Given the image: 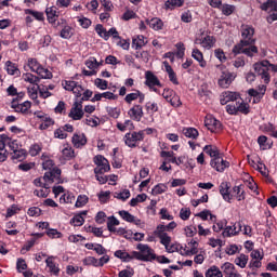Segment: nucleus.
<instances>
[{
	"label": "nucleus",
	"mask_w": 277,
	"mask_h": 277,
	"mask_svg": "<svg viewBox=\"0 0 277 277\" xmlns=\"http://www.w3.org/2000/svg\"><path fill=\"white\" fill-rule=\"evenodd\" d=\"M168 192V186L166 184H158L151 189L153 196H159V194H163Z\"/></svg>",
	"instance_id": "obj_46"
},
{
	"label": "nucleus",
	"mask_w": 277,
	"mask_h": 277,
	"mask_svg": "<svg viewBox=\"0 0 277 277\" xmlns=\"http://www.w3.org/2000/svg\"><path fill=\"white\" fill-rule=\"evenodd\" d=\"M83 222H85V220L81 214L75 215L70 221V223L74 224V226H83Z\"/></svg>",
	"instance_id": "obj_58"
},
{
	"label": "nucleus",
	"mask_w": 277,
	"mask_h": 277,
	"mask_svg": "<svg viewBox=\"0 0 277 277\" xmlns=\"http://www.w3.org/2000/svg\"><path fill=\"white\" fill-rule=\"evenodd\" d=\"M116 226H120V221L115 216H109L107 222V228L109 233H117Z\"/></svg>",
	"instance_id": "obj_37"
},
{
	"label": "nucleus",
	"mask_w": 277,
	"mask_h": 277,
	"mask_svg": "<svg viewBox=\"0 0 277 277\" xmlns=\"http://www.w3.org/2000/svg\"><path fill=\"white\" fill-rule=\"evenodd\" d=\"M28 96L29 98H31L32 101H36V98H38V90H40V85L38 84H30L28 88Z\"/></svg>",
	"instance_id": "obj_41"
},
{
	"label": "nucleus",
	"mask_w": 277,
	"mask_h": 277,
	"mask_svg": "<svg viewBox=\"0 0 277 277\" xmlns=\"http://www.w3.org/2000/svg\"><path fill=\"white\" fill-rule=\"evenodd\" d=\"M206 277H224V275L217 266H212L207 271Z\"/></svg>",
	"instance_id": "obj_42"
},
{
	"label": "nucleus",
	"mask_w": 277,
	"mask_h": 277,
	"mask_svg": "<svg viewBox=\"0 0 277 277\" xmlns=\"http://www.w3.org/2000/svg\"><path fill=\"white\" fill-rule=\"evenodd\" d=\"M234 263H235V265H237L238 267H241V269H243V267H246L248 265V255L240 253L239 255L236 256Z\"/></svg>",
	"instance_id": "obj_36"
},
{
	"label": "nucleus",
	"mask_w": 277,
	"mask_h": 277,
	"mask_svg": "<svg viewBox=\"0 0 277 277\" xmlns=\"http://www.w3.org/2000/svg\"><path fill=\"white\" fill-rule=\"evenodd\" d=\"M62 176V170L54 168L49 172H45L43 175L44 183H62L60 177Z\"/></svg>",
	"instance_id": "obj_12"
},
{
	"label": "nucleus",
	"mask_w": 277,
	"mask_h": 277,
	"mask_svg": "<svg viewBox=\"0 0 277 277\" xmlns=\"http://www.w3.org/2000/svg\"><path fill=\"white\" fill-rule=\"evenodd\" d=\"M34 194L38 196V198H47V196H49V184H44L43 188L36 189Z\"/></svg>",
	"instance_id": "obj_45"
},
{
	"label": "nucleus",
	"mask_w": 277,
	"mask_h": 277,
	"mask_svg": "<svg viewBox=\"0 0 277 277\" xmlns=\"http://www.w3.org/2000/svg\"><path fill=\"white\" fill-rule=\"evenodd\" d=\"M95 31L98 35L100 38H103L104 40H107V29H105V27H103V25L97 24L95 26Z\"/></svg>",
	"instance_id": "obj_52"
},
{
	"label": "nucleus",
	"mask_w": 277,
	"mask_h": 277,
	"mask_svg": "<svg viewBox=\"0 0 277 277\" xmlns=\"http://www.w3.org/2000/svg\"><path fill=\"white\" fill-rule=\"evenodd\" d=\"M71 142L76 148H81L88 144V138H85V134H74Z\"/></svg>",
	"instance_id": "obj_29"
},
{
	"label": "nucleus",
	"mask_w": 277,
	"mask_h": 277,
	"mask_svg": "<svg viewBox=\"0 0 277 277\" xmlns=\"http://www.w3.org/2000/svg\"><path fill=\"white\" fill-rule=\"evenodd\" d=\"M62 155L64 159L70 160L75 157V150L70 145H64V148L62 149Z\"/></svg>",
	"instance_id": "obj_39"
},
{
	"label": "nucleus",
	"mask_w": 277,
	"mask_h": 277,
	"mask_svg": "<svg viewBox=\"0 0 277 277\" xmlns=\"http://www.w3.org/2000/svg\"><path fill=\"white\" fill-rule=\"evenodd\" d=\"M55 256H48L45 260L47 267H49L50 274H53L54 276H60V265L55 263Z\"/></svg>",
	"instance_id": "obj_24"
},
{
	"label": "nucleus",
	"mask_w": 277,
	"mask_h": 277,
	"mask_svg": "<svg viewBox=\"0 0 277 277\" xmlns=\"http://www.w3.org/2000/svg\"><path fill=\"white\" fill-rule=\"evenodd\" d=\"M254 70L256 75L263 79L264 83H269V70L277 72V65L271 64L267 61H263L261 63L254 64Z\"/></svg>",
	"instance_id": "obj_2"
},
{
	"label": "nucleus",
	"mask_w": 277,
	"mask_h": 277,
	"mask_svg": "<svg viewBox=\"0 0 277 277\" xmlns=\"http://www.w3.org/2000/svg\"><path fill=\"white\" fill-rule=\"evenodd\" d=\"M94 83H95L96 88H98L100 90H107V88H108L107 80H103L101 78H96Z\"/></svg>",
	"instance_id": "obj_63"
},
{
	"label": "nucleus",
	"mask_w": 277,
	"mask_h": 277,
	"mask_svg": "<svg viewBox=\"0 0 277 277\" xmlns=\"http://www.w3.org/2000/svg\"><path fill=\"white\" fill-rule=\"evenodd\" d=\"M239 98V94L232 92V91H225L222 93L221 97V105H226L228 103H235Z\"/></svg>",
	"instance_id": "obj_21"
},
{
	"label": "nucleus",
	"mask_w": 277,
	"mask_h": 277,
	"mask_svg": "<svg viewBox=\"0 0 277 277\" xmlns=\"http://www.w3.org/2000/svg\"><path fill=\"white\" fill-rule=\"evenodd\" d=\"M61 202H64L66 205H72V202H75V196L70 195V194H64L61 198H60Z\"/></svg>",
	"instance_id": "obj_62"
},
{
	"label": "nucleus",
	"mask_w": 277,
	"mask_h": 277,
	"mask_svg": "<svg viewBox=\"0 0 277 277\" xmlns=\"http://www.w3.org/2000/svg\"><path fill=\"white\" fill-rule=\"evenodd\" d=\"M35 72H37L41 79H51V77H53V74H51L49 69H45L42 66H40Z\"/></svg>",
	"instance_id": "obj_43"
},
{
	"label": "nucleus",
	"mask_w": 277,
	"mask_h": 277,
	"mask_svg": "<svg viewBox=\"0 0 277 277\" xmlns=\"http://www.w3.org/2000/svg\"><path fill=\"white\" fill-rule=\"evenodd\" d=\"M119 215L124 220V222H130L131 224H135V226H140L142 224V220L136 219L133 214L129 213V211L121 210L119 211Z\"/></svg>",
	"instance_id": "obj_25"
},
{
	"label": "nucleus",
	"mask_w": 277,
	"mask_h": 277,
	"mask_svg": "<svg viewBox=\"0 0 277 277\" xmlns=\"http://www.w3.org/2000/svg\"><path fill=\"white\" fill-rule=\"evenodd\" d=\"M45 14H47L49 23H51L52 25H54V27H56L57 24H55V21H57V18H60V12H57V6L47 8Z\"/></svg>",
	"instance_id": "obj_22"
},
{
	"label": "nucleus",
	"mask_w": 277,
	"mask_h": 277,
	"mask_svg": "<svg viewBox=\"0 0 277 277\" xmlns=\"http://www.w3.org/2000/svg\"><path fill=\"white\" fill-rule=\"evenodd\" d=\"M8 75H18V68L11 61L5 63Z\"/></svg>",
	"instance_id": "obj_51"
},
{
	"label": "nucleus",
	"mask_w": 277,
	"mask_h": 277,
	"mask_svg": "<svg viewBox=\"0 0 277 277\" xmlns=\"http://www.w3.org/2000/svg\"><path fill=\"white\" fill-rule=\"evenodd\" d=\"M64 90H67L68 92H72V90L75 89V87L77 85V82L76 81H72V80H65L63 83H62Z\"/></svg>",
	"instance_id": "obj_61"
},
{
	"label": "nucleus",
	"mask_w": 277,
	"mask_h": 277,
	"mask_svg": "<svg viewBox=\"0 0 277 277\" xmlns=\"http://www.w3.org/2000/svg\"><path fill=\"white\" fill-rule=\"evenodd\" d=\"M183 135L188 137L189 140H197L198 138V130L196 128H184L182 130Z\"/></svg>",
	"instance_id": "obj_34"
},
{
	"label": "nucleus",
	"mask_w": 277,
	"mask_h": 277,
	"mask_svg": "<svg viewBox=\"0 0 277 277\" xmlns=\"http://www.w3.org/2000/svg\"><path fill=\"white\" fill-rule=\"evenodd\" d=\"M203 150L205 153H207V155H209L210 157H213L214 159H216V157H220V150L215 146L206 145L203 147Z\"/></svg>",
	"instance_id": "obj_38"
},
{
	"label": "nucleus",
	"mask_w": 277,
	"mask_h": 277,
	"mask_svg": "<svg viewBox=\"0 0 277 277\" xmlns=\"http://www.w3.org/2000/svg\"><path fill=\"white\" fill-rule=\"evenodd\" d=\"M83 102H75L69 111V118L72 120H81L83 118Z\"/></svg>",
	"instance_id": "obj_13"
},
{
	"label": "nucleus",
	"mask_w": 277,
	"mask_h": 277,
	"mask_svg": "<svg viewBox=\"0 0 277 277\" xmlns=\"http://www.w3.org/2000/svg\"><path fill=\"white\" fill-rule=\"evenodd\" d=\"M192 57H194V60H196V62L199 63V66L201 68H207V61H205V55L200 50L194 49L192 53Z\"/></svg>",
	"instance_id": "obj_30"
},
{
	"label": "nucleus",
	"mask_w": 277,
	"mask_h": 277,
	"mask_svg": "<svg viewBox=\"0 0 277 277\" xmlns=\"http://www.w3.org/2000/svg\"><path fill=\"white\" fill-rule=\"evenodd\" d=\"M228 166H230L229 162L220 156L211 160V167L215 168L216 172H224Z\"/></svg>",
	"instance_id": "obj_17"
},
{
	"label": "nucleus",
	"mask_w": 277,
	"mask_h": 277,
	"mask_svg": "<svg viewBox=\"0 0 277 277\" xmlns=\"http://www.w3.org/2000/svg\"><path fill=\"white\" fill-rule=\"evenodd\" d=\"M94 163L96 164V168L94 169L95 174H105V172L111 170L109 161L103 156H95Z\"/></svg>",
	"instance_id": "obj_5"
},
{
	"label": "nucleus",
	"mask_w": 277,
	"mask_h": 277,
	"mask_svg": "<svg viewBox=\"0 0 277 277\" xmlns=\"http://www.w3.org/2000/svg\"><path fill=\"white\" fill-rule=\"evenodd\" d=\"M41 160L43 161L42 162L43 170H51L53 166H55L53 160L49 159V157H47L45 155L41 156Z\"/></svg>",
	"instance_id": "obj_48"
},
{
	"label": "nucleus",
	"mask_w": 277,
	"mask_h": 277,
	"mask_svg": "<svg viewBox=\"0 0 277 277\" xmlns=\"http://www.w3.org/2000/svg\"><path fill=\"white\" fill-rule=\"evenodd\" d=\"M22 79H24V81H26L30 85H37L38 83H40V78L29 72L24 74L22 76Z\"/></svg>",
	"instance_id": "obj_35"
},
{
	"label": "nucleus",
	"mask_w": 277,
	"mask_h": 277,
	"mask_svg": "<svg viewBox=\"0 0 277 277\" xmlns=\"http://www.w3.org/2000/svg\"><path fill=\"white\" fill-rule=\"evenodd\" d=\"M134 55L136 60H142V62H145V63H147L149 60V54L147 51H136Z\"/></svg>",
	"instance_id": "obj_57"
},
{
	"label": "nucleus",
	"mask_w": 277,
	"mask_h": 277,
	"mask_svg": "<svg viewBox=\"0 0 277 277\" xmlns=\"http://www.w3.org/2000/svg\"><path fill=\"white\" fill-rule=\"evenodd\" d=\"M234 79H237V74L230 72L228 70L222 71L219 78V85L220 88H229L230 83H233Z\"/></svg>",
	"instance_id": "obj_10"
},
{
	"label": "nucleus",
	"mask_w": 277,
	"mask_h": 277,
	"mask_svg": "<svg viewBox=\"0 0 277 277\" xmlns=\"http://www.w3.org/2000/svg\"><path fill=\"white\" fill-rule=\"evenodd\" d=\"M232 198H236L239 202L246 200V190L243 185L233 187Z\"/></svg>",
	"instance_id": "obj_26"
},
{
	"label": "nucleus",
	"mask_w": 277,
	"mask_h": 277,
	"mask_svg": "<svg viewBox=\"0 0 277 277\" xmlns=\"http://www.w3.org/2000/svg\"><path fill=\"white\" fill-rule=\"evenodd\" d=\"M261 10L269 12L267 23H274V21H277V0H267L261 5Z\"/></svg>",
	"instance_id": "obj_4"
},
{
	"label": "nucleus",
	"mask_w": 277,
	"mask_h": 277,
	"mask_svg": "<svg viewBox=\"0 0 277 277\" xmlns=\"http://www.w3.org/2000/svg\"><path fill=\"white\" fill-rule=\"evenodd\" d=\"M146 38L142 35H138L132 39V47L137 51V49H142V47H146Z\"/></svg>",
	"instance_id": "obj_32"
},
{
	"label": "nucleus",
	"mask_w": 277,
	"mask_h": 277,
	"mask_svg": "<svg viewBox=\"0 0 277 277\" xmlns=\"http://www.w3.org/2000/svg\"><path fill=\"white\" fill-rule=\"evenodd\" d=\"M238 113L248 115L250 114V105L243 103V102H236Z\"/></svg>",
	"instance_id": "obj_50"
},
{
	"label": "nucleus",
	"mask_w": 277,
	"mask_h": 277,
	"mask_svg": "<svg viewBox=\"0 0 277 277\" xmlns=\"http://www.w3.org/2000/svg\"><path fill=\"white\" fill-rule=\"evenodd\" d=\"M71 37H72V27L64 26V28L61 30V38L68 40V38H71Z\"/></svg>",
	"instance_id": "obj_53"
},
{
	"label": "nucleus",
	"mask_w": 277,
	"mask_h": 277,
	"mask_svg": "<svg viewBox=\"0 0 277 277\" xmlns=\"http://www.w3.org/2000/svg\"><path fill=\"white\" fill-rule=\"evenodd\" d=\"M137 98L138 103H144V98H146V95H144V93H142L140 90H136L134 93L127 94L124 101L126 103H128V105H131V103L133 101H137Z\"/></svg>",
	"instance_id": "obj_23"
},
{
	"label": "nucleus",
	"mask_w": 277,
	"mask_h": 277,
	"mask_svg": "<svg viewBox=\"0 0 277 277\" xmlns=\"http://www.w3.org/2000/svg\"><path fill=\"white\" fill-rule=\"evenodd\" d=\"M236 49L237 45L233 48V53H235V55L243 53V55H247L248 57H254V55L259 53V48H256L254 44H242L240 50Z\"/></svg>",
	"instance_id": "obj_8"
},
{
	"label": "nucleus",
	"mask_w": 277,
	"mask_h": 277,
	"mask_svg": "<svg viewBox=\"0 0 277 277\" xmlns=\"http://www.w3.org/2000/svg\"><path fill=\"white\" fill-rule=\"evenodd\" d=\"M117 129L119 131H127V129H129V131H132V129H133V121L128 119L123 123L122 122H118L117 123Z\"/></svg>",
	"instance_id": "obj_44"
},
{
	"label": "nucleus",
	"mask_w": 277,
	"mask_h": 277,
	"mask_svg": "<svg viewBox=\"0 0 277 277\" xmlns=\"http://www.w3.org/2000/svg\"><path fill=\"white\" fill-rule=\"evenodd\" d=\"M115 256H117V259H121V261H126V262L131 261V254H129L128 252H124L122 250L116 251Z\"/></svg>",
	"instance_id": "obj_56"
},
{
	"label": "nucleus",
	"mask_w": 277,
	"mask_h": 277,
	"mask_svg": "<svg viewBox=\"0 0 277 277\" xmlns=\"http://www.w3.org/2000/svg\"><path fill=\"white\" fill-rule=\"evenodd\" d=\"M142 140H144L143 131L127 133L124 136L126 145L130 148H135V146H137V143L142 142Z\"/></svg>",
	"instance_id": "obj_7"
},
{
	"label": "nucleus",
	"mask_w": 277,
	"mask_h": 277,
	"mask_svg": "<svg viewBox=\"0 0 277 277\" xmlns=\"http://www.w3.org/2000/svg\"><path fill=\"white\" fill-rule=\"evenodd\" d=\"M164 70L169 75V79L171 82L174 83V85H179V79L176 78V72H174V69H172V66H170V63L168 61L163 62Z\"/></svg>",
	"instance_id": "obj_28"
},
{
	"label": "nucleus",
	"mask_w": 277,
	"mask_h": 277,
	"mask_svg": "<svg viewBox=\"0 0 277 277\" xmlns=\"http://www.w3.org/2000/svg\"><path fill=\"white\" fill-rule=\"evenodd\" d=\"M238 233H241V223L237 222L234 225L225 226L223 229V237H235Z\"/></svg>",
	"instance_id": "obj_16"
},
{
	"label": "nucleus",
	"mask_w": 277,
	"mask_h": 277,
	"mask_svg": "<svg viewBox=\"0 0 277 277\" xmlns=\"http://www.w3.org/2000/svg\"><path fill=\"white\" fill-rule=\"evenodd\" d=\"M185 3V0H167L164 5L167 10H174V8H181Z\"/></svg>",
	"instance_id": "obj_40"
},
{
	"label": "nucleus",
	"mask_w": 277,
	"mask_h": 277,
	"mask_svg": "<svg viewBox=\"0 0 277 277\" xmlns=\"http://www.w3.org/2000/svg\"><path fill=\"white\" fill-rule=\"evenodd\" d=\"M146 23L155 31H159V30L163 29V21H161L158 17H154L151 19H146Z\"/></svg>",
	"instance_id": "obj_31"
},
{
	"label": "nucleus",
	"mask_w": 277,
	"mask_h": 277,
	"mask_svg": "<svg viewBox=\"0 0 277 277\" xmlns=\"http://www.w3.org/2000/svg\"><path fill=\"white\" fill-rule=\"evenodd\" d=\"M12 109H14L17 114H27L29 109H31V102L26 101L22 104H16V101H12L11 103Z\"/></svg>",
	"instance_id": "obj_19"
},
{
	"label": "nucleus",
	"mask_w": 277,
	"mask_h": 277,
	"mask_svg": "<svg viewBox=\"0 0 277 277\" xmlns=\"http://www.w3.org/2000/svg\"><path fill=\"white\" fill-rule=\"evenodd\" d=\"M25 14H30V16H34V18H36V21H44V14L42 12L26 9Z\"/></svg>",
	"instance_id": "obj_49"
},
{
	"label": "nucleus",
	"mask_w": 277,
	"mask_h": 277,
	"mask_svg": "<svg viewBox=\"0 0 277 277\" xmlns=\"http://www.w3.org/2000/svg\"><path fill=\"white\" fill-rule=\"evenodd\" d=\"M84 64L90 70H98V67L103 66V61L98 62L95 57H91Z\"/></svg>",
	"instance_id": "obj_33"
},
{
	"label": "nucleus",
	"mask_w": 277,
	"mask_h": 277,
	"mask_svg": "<svg viewBox=\"0 0 277 277\" xmlns=\"http://www.w3.org/2000/svg\"><path fill=\"white\" fill-rule=\"evenodd\" d=\"M145 85L147 88H155V85H158V88H161V81H159V78L153 74V71H146L145 72Z\"/></svg>",
	"instance_id": "obj_18"
},
{
	"label": "nucleus",
	"mask_w": 277,
	"mask_h": 277,
	"mask_svg": "<svg viewBox=\"0 0 277 277\" xmlns=\"http://www.w3.org/2000/svg\"><path fill=\"white\" fill-rule=\"evenodd\" d=\"M220 194L223 196V198L227 201L230 202L233 200V196L230 195V186L228 185V182H222L221 185L219 186Z\"/></svg>",
	"instance_id": "obj_27"
},
{
	"label": "nucleus",
	"mask_w": 277,
	"mask_h": 277,
	"mask_svg": "<svg viewBox=\"0 0 277 277\" xmlns=\"http://www.w3.org/2000/svg\"><path fill=\"white\" fill-rule=\"evenodd\" d=\"M221 269L225 277H242L239 272H237V268H235V264L230 262H225L222 266Z\"/></svg>",
	"instance_id": "obj_14"
},
{
	"label": "nucleus",
	"mask_w": 277,
	"mask_h": 277,
	"mask_svg": "<svg viewBox=\"0 0 277 277\" xmlns=\"http://www.w3.org/2000/svg\"><path fill=\"white\" fill-rule=\"evenodd\" d=\"M137 250H140L144 261H153V259H155V253L153 251V249H150V247H148V245H137Z\"/></svg>",
	"instance_id": "obj_20"
},
{
	"label": "nucleus",
	"mask_w": 277,
	"mask_h": 277,
	"mask_svg": "<svg viewBox=\"0 0 277 277\" xmlns=\"http://www.w3.org/2000/svg\"><path fill=\"white\" fill-rule=\"evenodd\" d=\"M205 127H207L208 131H211V133H217L222 131V122H220V120L215 119L211 115L206 116Z\"/></svg>",
	"instance_id": "obj_11"
},
{
	"label": "nucleus",
	"mask_w": 277,
	"mask_h": 277,
	"mask_svg": "<svg viewBox=\"0 0 277 277\" xmlns=\"http://www.w3.org/2000/svg\"><path fill=\"white\" fill-rule=\"evenodd\" d=\"M256 40L254 39V28L252 26L246 25L241 28V40L236 44V51L241 50L243 44H254Z\"/></svg>",
	"instance_id": "obj_3"
},
{
	"label": "nucleus",
	"mask_w": 277,
	"mask_h": 277,
	"mask_svg": "<svg viewBox=\"0 0 277 277\" xmlns=\"http://www.w3.org/2000/svg\"><path fill=\"white\" fill-rule=\"evenodd\" d=\"M163 98L172 105V107H181V97L176 95L174 90L172 89H164L162 92Z\"/></svg>",
	"instance_id": "obj_9"
},
{
	"label": "nucleus",
	"mask_w": 277,
	"mask_h": 277,
	"mask_svg": "<svg viewBox=\"0 0 277 277\" xmlns=\"http://www.w3.org/2000/svg\"><path fill=\"white\" fill-rule=\"evenodd\" d=\"M145 109L147 114H156V111H159V106L155 102H147L145 104Z\"/></svg>",
	"instance_id": "obj_47"
},
{
	"label": "nucleus",
	"mask_w": 277,
	"mask_h": 277,
	"mask_svg": "<svg viewBox=\"0 0 277 277\" xmlns=\"http://www.w3.org/2000/svg\"><path fill=\"white\" fill-rule=\"evenodd\" d=\"M40 63H38V60L36 58H30L28 60V67L32 72H36L40 68Z\"/></svg>",
	"instance_id": "obj_59"
},
{
	"label": "nucleus",
	"mask_w": 277,
	"mask_h": 277,
	"mask_svg": "<svg viewBox=\"0 0 277 277\" xmlns=\"http://www.w3.org/2000/svg\"><path fill=\"white\" fill-rule=\"evenodd\" d=\"M222 12L225 16H230L235 12V6L230 4H223Z\"/></svg>",
	"instance_id": "obj_64"
},
{
	"label": "nucleus",
	"mask_w": 277,
	"mask_h": 277,
	"mask_svg": "<svg viewBox=\"0 0 277 277\" xmlns=\"http://www.w3.org/2000/svg\"><path fill=\"white\" fill-rule=\"evenodd\" d=\"M8 159V150L5 149V143L0 141V163Z\"/></svg>",
	"instance_id": "obj_55"
},
{
	"label": "nucleus",
	"mask_w": 277,
	"mask_h": 277,
	"mask_svg": "<svg viewBox=\"0 0 277 277\" xmlns=\"http://www.w3.org/2000/svg\"><path fill=\"white\" fill-rule=\"evenodd\" d=\"M190 250L185 251V254L189 255V254H198V241L196 240H192L188 243Z\"/></svg>",
	"instance_id": "obj_54"
},
{
	"label": "nucleus",
	"mask_w": 277,
	"mask_h": 277,
	"mask_svg": "<svg viewBox=\"0 0 277 277\" xmlns=\"http://www.w3.org/2000/svg\"><path fill=\"white\" fill-rule=\"evenodd\" d=\"M176 228V222L172 221L168 225H158L154 230V235L159 237L160 243L162 246H168V243H172V237L168 235V233H172Z\"/></svg>",
	"instance_id": "obj_1"
},
{
	"label": "nucleus",
	"mask_w": 277,
	"mask_h": 277,
	"mask_svg": "<svg viewBox=\"0 0 277 277\" xmlns=\"http://www.w3.org/2000/svg\"><path fill=\"white\" fill-rule=\"evenodd\" d=\"M195 44H200L202 49L207 50L213 49V47H215V38L211 35H205V32H202L200 37L195 39Z\"/></svg>",
	"instance_id": "obj_6"
},
{
	"label": "nucleus",
	"mask_w": 277,
	"mask_h": 277,
	"mask_svg": "<svg viewBox=\"0 0 277 277\" xmlns=\"http://www.w3.org/2000/svg\"><path fill=\"white\" fill-rule=\"evenodd\" d=\"M88 196L85 195H79L76 201V207L81 208V207H85V205H88Z\"/></svg>",
	"instance_id": "obj_60"
},
{
	"label": "nucleus",
	"mask_w": 277,
	"mask_h": 277,
	"mask_svg": "<svg viewBox=\"0 0 277 277\" xmlns=\"http://www.w3.org/2000/svg\"><path fill=\"white\" fill-rule=\"evenodd\" d=\"M128 115L132 120L140 122L142 118H144V108L142 107V105L136 104L129 109Z\"/></svg>",
	"instance_id": "obj_15"
}]
</instances>
